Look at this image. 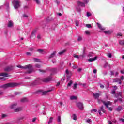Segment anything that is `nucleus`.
Here are the masks:
<instances>
[{"label": "nucleus", "instance_id": "nucleus-1", "mask_svg": "<svg viewBox=\"0 0 124 124\" xmlns=\"http://www.w3.org/2000/svg\"><path fill=\"white\" fill-rule=\"evenodd\" d=\"M18 68H22V69H28V70L25 72L28 74H31L33 71V68L32 67V65L29 64L25 66H22L21 65H18L17 66Z\"/></svg>", "mask_w": 124, "mask_h": 124}, {"label": "nucleus", "instance_id": "nucleus-2", "mask_svg": "<svg viewBox=\"0 0 124 124\" xmlns=\"http://www.w3.org/2000/svg\"><path fill=\"white\" fill-rule=\"evenodd\" d=\"M20 84L16 82H10L7 84L1 85L0 88L2 89H8V88H14L15 87H18Z\"/></svg>", "mask_w": 124, "mask_h": 124}, {"label": "nucleus", "instance_id": "nucleus-3", "mask_svg": "<svg viewBox=\"0 0 124 124\" xmlns=\"http://www.w3.org/2000/svg\"><path fill=\"white\" fill-rule=\"evenodd\" d=\"M12 3L16 9L19 8L20 6V2L17 0H13Z\"/></svg>", "mask_w": 124, "mask_h": 124}, {"label": "nucleus", "instance_id": "nucleus-4", "mask_svg": "<svg viewBox=\"0 0 124 124\" xmlns=\"http://www.w3.org/2000/svg\"><path fill=\"white\" fill-rule=\"evenodd\" d=\"M77 107L79 108V110H81V111H83L84 110V104H83V103L78 102L76 104Z\"/></svg>", "mask_w": 124, "mask_h": 124}, {"label": "nucleus", "instance_id": "nucleus-5", "mask_svg": "<svg viewBox=\"0 0 124 124\" xmlns=\"http://www.w3.org/2000/svg\"><path fill=\"white\" fill-rule=\"evenodd\" d=\"M101 102H102L103 104H104V105L106 106L107 108H108V106H109V105H112V103L110 101L106 102L105 101L103 100H101Z\"/></svg>", "mask_w": 124, "mask_h": 124}, {"label": "nucleus", "instance_id": "nucleus-6", "mask_svg": "<svg viewBox=\"0 0 124 124\" xmlns=\"http://www.w3.org/2000/svg\"><path fill=\"white\" fill-rule=\"evenodd\" d=\"M14 69V66H9L5 68L4 71H6L7 72H9V71H11V70H13Z\"/></svg>", "mask_w": 124, "mask_h": 124}, {"label": "nucleus", "instance_id": "nucleus-7", "mask_svg": "<svg viewBox=\"0 0 124 124\" xmlns=\"http://www.w3.org/2000/svg\"><path fill=\"white\" fill-rule=\"evenodd\" d=\"M52 80V77H48L46 78L43 79L42 81L43 82H44L45 83H48V82H50V81Z\"/></svg>", "mask_w": 124, "mask_h": 124}, {"label": "nucleus", "instance_id": "nucleus-8", "mask_svg": "<svg viewBox=\"0 0 124 124\" xmlns=\"http://www.w3.org/2000/svg\"><path fill=\"white\" fill-rule=\"evenodd\" d=\"M100 96V94L98 93H93V96L95 98V99H98L99 98V96Z\"/></svg>", "mask_w": 124, "mask_h": 124}, {"label": "nucleus", "instance_id": "nucleus-9", "mask_svg": "<svg viewBox=\"0 0 124 124\" xmlns=\"http://www.w3.org/2000/svg\"><path fill=\"white\" fill-rule=\"evenodd\" d=\"M104 107H103V106H101V107H100L98 109V111H100V112H103V113H105L106 111L104 109Z\"/></svg>", "mask_w": 124, "mask_h": 124}, {"label": "nucleus", "instance_id": "nucleus-10", "mask_svg": "<svg viewBox=\"0 0 124 124\" xmlns=\"http://www.w3.org/2000/svg\"><path fill=\"white\" fill-rule=\"evenodd\" d=\"M96 24L97 25L98 28L100 29V30H101V31H104L105 30V28L104 27H102L101 24L98 23V22H97Z\"/></svg>", "mask_w": 124, "mask_h": 124}, {"label": "nucleus", "instance_id": "nucleus-11", "mask_svg": "<svg viewBox=\"0 0 124 124\" xmlns=\"http://www.w3.org/2000/svg\"><path fill=\"white\" fill-rule=\"evenodd\" d=\"M0 76H3L4 77H8V74L7 73L3 72L0 73Z\"/></svg>", "mask_w": 124, "mask_h": 124}, {"label": "nucleus", "instance_id": "nucleus-12", "mask_svg": "<svg viewBox=\"0 0 124 124\" xmlns=\"http://www.w3.org/2000/svg\"><path fill=\"white\" fill-rule=\"evenodd\" d=\"M50 92H52V90L46 91L42 92V95H46V94H47V93H50Z\"/></svg>", "mask_w": 124, "mask_h": 124}, {"label": "nucleus", "instance_id": "nucleus-13", "mask_svg": "<svg viewBox=\"0 0 124 124\" xmlns=\"http://www.w3.org/2000/svg\"><path fill=\"white\" fill-rule=\"evenodd\" d=\"M115 96L116 97V98H118V97H123V96L122 95V92H119L118 93H117L116 95Z\"/></svg>", "mask_w": 124, "mask_h": 124}, {"label": "nucleus", "instance_id": "nucleus-14", "mask_svg": "<svg viewBox=\"0 0 124 124\" xmlns=\"http://www.w3.org/2000/svg\"><path fill=\"white\" fill-rule=\"evenodd\" d=\"M12 26H13V22L12 21H9L8 23V28H11Z\"/></svg>", "mask_w": 124, "mask_h": 124}, {"label": "nucleus", "instance_id": "nucleus-15", "mask_svg": "<svg viewBox=\"0 0 124 124\" xmlns=\"http://www.w3.org/2000/svg\"><path fill=\"white\" fill-rule=\"evenodd\" d=\"M56 51H54L52 53H51L49 57V59H52V58H54L55 57V55H56Z\"/></svg>", "mask_w": 124, "mask_h": 124}, {"label": "nucleus", "instance_id": "nucleus-16", "mask_svg": "<svg viewBox=\"0 0 124 124\" xmlns=\"http://www.w3.org/2000/svg\"><path fill=\"white\" fill-rule=\"evenodd\" d=\"M97 59V57H95L94 58H90L88 59L89 62H93V61H96Z\"/></svg>", "mask_w": 124, "mask_h": 124}, {"label": "nucleus", "instance_id": "nucleus-17", "mask_svg": "<svg viewBox=\"0 0 124 124\" xmlns=\"http://www.w3.org/2000/svg\"><path fill=\"white\" fill-rule=\"evenodd\" d=\"M71 100H76L77 99V96H71L70 97Z\"/></svg>", "mask_w": 124, "mask_h": 124}, {"label": "nucleus", "instance_id": "nucleus-18", "mask_svg": "<svg viewBox=\"0 0 124 124\" xmlns=\"http://www.w3.org/2000/svg\"><path fill=\"white\" fill-rule=\"evenodd\" d=\"M51 72L53 73H57L58 72V69L57 68H53L51 69Z\"/></svg>", "mask_w": 124, "mask_h": 124}, {"label": "nucleus", "instance_id": "nucleus-19", "mask_svg": "<svg viewBox=\"0 0 124 124\" xmlns=\"http://www.w3.org/2000/svg\"><path fill=\"white\" fill-rule=\"evenodd\" d=\"M78 3L80 6H84L85 7L86 5H85V3L81 2V1H78Z\"/></svg>", "mask_w": 124, "mask_h": 124}, {"label": "nucleus", "instance_id": "nucleus-20", "mask_svg": "<svg viewBox=\"0 0 124 124\" xmlns=\"http://www.w3.org/2000/svg\"><path fill=\"white\" fill-rule=\"evenodd\" d=\"M28 101L29 100H28V98H23L21 100V102H28Z\"/></svg>", "mask_w": 124, "mask_h": 124}, {"label": "nucleus", "instance_id": "nucleus-21", "mask_svg": "<svg viewBox=\"0 0 124 124\" xmlns=\"http://www.w3.org/2000/svg\"><path fill=\"white\" fill-rule=\"evenodd\" d=\"M20 111H22V108H17L15 109V112H20Z\"/></svg>", "mask_w": 124, "mask_h": 124}, {"label": "nucleus", "instance_id": "nucleus-22", "mask_svg": "<svg viewBox=\"0 0 124 124\" xmlns=\"http://www.w3.org/2000/svg\"><path fill=\"white\" fill-rule=\"evenodd\" d=\"M123 109V108H122V106H118V108L116 109L117 111L118 112H120L121 111H122Z\"/></svg>", "mask_w": 124, "mask_h": 124}, {"label": "nucleus", "instance_id": "nucleus-23", "mask_svg": "<svg viewBox=\"0 0 124 124\" xmlns=\"http://www.w3.org/2000/svg\"><path fill=\"white\" fill-rule=\"evenodd\" d=\"M33 60L35 62H40V59L38 58H33Z\"/></svg>", "mask_w": 124, "mask_h": 124}, {"label": "nucleus", "instance_id": "nucleus-24", "mask_svg": "<svg viewBox=\"0 0 124 124\" xmlns=\"http://www.w3.org/2000/svg\"><path fill=\"white\" fill-rule=\"evenodd\" d=\"M37 84H38L37 81L35 80V81L33 82L31 84V86H36V85H37Z\"/></svg>", "mask_w": 124, "mask_h": 124}, {"label": "nucleus", "instance_id": "nucleus-25", "mask_svg": "<svg viewBox=\"0 0 124 124\" xmlns=\"http://www.w3.org/2000/svg\"><path fill=\"white\" fill-rule=\"evenodd\" d=\"M72 117L73 118V120H74L75 121H76V120H77V116H76V114H74Z\"/></svg>", "mask_w": 124, "mask_h": 124}, {"label": "nucleus", "instance_id": "nucleus-26", "mask_svg": "<svg viewBox=\"0 0 124 124\" xmlns=\"http://www.w3.org/2000/svg\"><path fill=\"white\" fill-rule=\"evenodd\" d=\"M17 107V104H14L11 106V109H14Z\"/></svg>", "mask_w": 124, "mask_h": 124}, {"label": "nucleus", "instance_id": "nucleus-27", "mask_svg": "<svg viewBox=\"0 0 124 124\" xmlns=\"http://www.w3.org/2000/svg\"><path fill=\"white\" fill-rule=\"evenodd\" d=\"M35 67H36V68H40L41 67V65L39 64H36L35 65Z\"/></svg>", "mask_w": 124, "mask_h": 124}, {"label": "nucleus", "instance_id": "nucleus-28", "mask_svg": "<svg viewBox=\"0 0 124 124\" xmlns=\"http://www.w3.org/2000/svg\"><path fill=\"white\" fill-rule=\"evenodd\" d=\"M65 52H66V50L64 49V50H62V51L59 52V55H62L64 53H65Z\"/></svg>", "mask_w": 124, "mask_h": 124}, {"label": "nucleus", "instance_id": "nucleus-29", "mask_svg": "<svg viewBox=\"0 0 124 124\" xmlns=\"http://www.w3.org/2000/svg\"><path fill=\"white\" fill-rule=\"evenodd\" d=\"M72 83H73L72 80H70L67 84V87H71V85H72Z\"/></svg>", "mask_w": 124, "mask_h": 124}, {"label": "nucleus", "instance_id": "nucleus-30", "mask_svg": "<svg viewBox=\"0 0 124 124\" xmlns=\"http://www.w3.org/2000/svg\"><path fill=\"white\" fill-rule=\"evenodd\" d=\"M53 119L54 118L53 117H50V120H49V121L48 122V124H51V123H52V122H53Z\"/></svg>", "mask_w": 124, "mask_h": 124}, {"label": "nucleus", "instance_id": "nucleus-31", "mask_svg": "<svg viewBox=\"0 0 124 124\" xmlns=\"http://www.w3.org/2000/svg\"><path fill=\"white\" fill-rule=\"evenodd\" d=\"M38 71H40V72H42V73H45V72H46V70H45L39 69Z\"/></svg>", "mask_w": 124, "mask_h": 124}, {"label": "nucleus", "instance_id": "nucleus-32", "mask_svg": "<svg viewBox=\"0 0 124 124\" xmlns=\"http://www.w3.org/2000/svg\"><path fill=\"white\" fill-rule=\"evenodd\" d=\"M73 57L76 59H79V55H76L75 54H73Z\"/></svg>", "mask_w": 124, "mask_h": 124}, {"label": "nucleus", "instance_id": "nucleus-33", "mask_svg": "<svg viewBox=\"0 0 124 124\" xmlns=\"http://www.w3.org/2000/svg\"><path fill=\"white\" fill-rule=\"evenodd\" d=\"M90 16H92V14L89 12H87V17H90Z\"/></svg>", "mask_w": 124, "mask_h": 124}, {"label": "nucleus", "instance_id": "nucleus-34", "mask_svg": "<svg viewBox=\"0 0 124 124\" xmlns=\"http://www.w3.org/2000/svg\"><path fill=\"white\" fill-rule=\"evenodd\" d=\"M33 0L36 2L37 4H40V1H39V0Z\"/></svg>", "mask_w": 124, "mask_h": 124}, {"label": "nucleus", "instance_id": "nucleus-35", "mask_svg": "<svg viewBox=\"0 0 124 124\" xmlns=\"http://www.w3.org/2000/svg\"><path fill=\"white\" fill-rule=\"evenodd\" d=\"M47 20L48 21H54V18H52V17H48L47 19Z\"/></svg>", "mask_w": 124, "mask_h": 124}, {"label": "nucleus", "instance_id": "nucleus-36", "mask_svg": "<svg viewBox=\"0 0 124 124\" xmlns=\"http://www.w3.org/2000/svg\"><path fill=\"white\" fill-rule=\"evenodd\" d=\"M86 28H88L89 29L92 28V25L91 24H86Z\"/></svg>", "mask_w": 124, "mask_h": 124}, {"label": "nucleus", "instance_id": "nucleus-37", "mask_svg": "<svg viewBox=\"0 0 124 124\" xmlns=\"http://www.w3.org/2000/svg\"><path fill=\"white\" fill-rule=\"evenodd\" d=\"M85 32L87 35H90V34H91V32L88 31H85Z\"/></svg>", "mask_w": 124, "mask_h": 124}, {"label": "nucleus", "instance_id": "nucleus-38", "mask_svg": "<svg viewBox=\"0 0 124 124\" xmlns=\"http://www.w3.org/2000/svg\"><path fill=\"white\" fill-rule=\"evenodd\" d=\"M73 89L74 90L77 89V83H76V84H74Z\"/></svg>", "mask_w": 124, "mask_h": 124}, {"label": "nucleus", "instance_id": "nucleus-39", "mask_svg": "<svg viewBox=\"0 0 124 124\" xmlns=\"http://www.w3.org/2000/svg\"><path fill=\"white\" fill-rule=\"evenodd\" d=\"M116 93V89H113L112 91L111 94H115Z\"/></svg>", "mask_w": 124, "mask_h": 124}, {"label": "nucleus", "instance_id": "nucleus-40", "mask_svg": "<svg viewBox=\"0 0 124 124\" xmlns=\"http://www.w3.org/2000/svg\"><path fill=\"white\" fill-rule=\"evenodd\" d=\"M119 44H120V45H124V41L123 40L120 41L119 42Z\"/></svg>", "mask_w": 124, "mask_h": 124}, {"label": "nucleus", "instance_id": "nucleus-41", "mask_svg": "<svg viewBox=\"0 0 124 124\" xmlns=\"http://www.w3.org/2000/svg\"><path fill=\"white\" fill-rule=\"evenodd\" d=\"M108 65V63H105V64L104 65L103 67H104V68H106V67H107Z\"/></svg>", "mask_w": 124, "mask_h": 124}, {"label": "nucleus", "instance_id": "nucleus-42", "mask_svg": "<svg viewBox=\"0 0 124 124\" xmlns=\"http://www.w3.org/2000/svg\"><path fill=\"white\" fill-rule=\"evenodd\" d=\"M76 26L77 27H78L79 26V21H76Z\"/></svg>", "mask_w": 124, "mask_h": 124}, {"label": "nucleus", "instance_id": "nucleus-43", "mask_svg": "<svg viewBox=\"0 0 124 124\" xmlns=\"http://www.w3.org/2000/svg\"><path fill=\"white\" fill-rule=\"evenodd\" d=\"M37 51L39 52V53H42V52H43V49H38Z\"/></svg>", "mask_w": 124, "mask_h": 124}, {"label": "nucleus", "instance_id": "nucleus-44", "mask_svg": "<svg viewBox=\"0 0 124 124\" xmlns=\"http://www.w3.org/2000/svg\"><path fill=\"white\" fill-rule=\"evenodd\" d=\"M23 18H28V17H29V16H28V15H27L26 14H23Z\"/></svg>", "mask_w": 124, "mask_h": 124}, {"label": "nucleus", "instance_id": "nucleus-45", "mask_svg": "<svg viewBox=\"0 0 124 124\" xmlns=\"http://www.w3.org/2000/svg\"><path fill=\"white\" fill-rule=\"evenodd\" d=\"M58 122H59V123H61V116H58Z\"/></svg>", "mask_w": 124, "mask_h": 124}, {"label": "nucleus", "instance_id": "nucleus-46", "mask_svg": "<svg viewBox=\"0 0 124 124\" xmlns=\"http://www.w3.org/2000/svg\"><path fill=\"white\" fill-rule=\"evenodd\" d=\"M117 36H123L122 33H118L117 34Z\"/></svg>", "mask_w": 124, "mask_h": 124}, {"label": "nucleus", "instance_id": "nucleus-47", "mask_svg": "<svg viewBox=\"0 0 124 124\" xmlns=\"http://www.w3.org/2000/svg\"><path fill=\"white\" fill-rule=\"evenodd\" d=\"M0 80H2V81H5V78L3 77H0Z\"/></svg>", "mask_w": 124, "mask_h": 124}, {"label": "nucleus", "instance_id": "nucleus-48", "mask_svg": "<svg viewBox=\"0 0 124 124\" xmlns=\"http://www.w3.org/2000/svg\"><path fill=\"white\" fill-rule=\"evenodd\" d=\"M82 37H78V41H81V40H82Z\"/></svg>", "mask_w": 124, "mask_h": 124}, {"label": "nucleus", "instance_id": "nucleus-49", "mask_svg": "<svg viewBox=\"0 0 124 124\" xmlns=\"http://www.w3.org/2000/svg\"><path fill=\"white\" fill-rule=\"evenodd\" d=\"M100 87L101 88V89H104V85L100 84Z\"/></svg>", "mask_w": 124, "mask_h": 124}, {"label": "nucleus", "instance_id": "nucleus-50", "mask_svg": "<svg viewBox=\"0 0 124 124\" xmlns=\"http://www.w3.org/2000/svg\"><path fill=\"white\" fill-rule=\"evenodd\" d=\"M87 123H88L89 124H91V119H88V120H86Z\"/></svg>", "mask_w": 124, "mask_h": 124}, {"label": "nucleus", "instance_id": "nucleus-51", "mask_svg": "<svg viewBox=\"0 0 124 124\" xmlns=\"http://www.w3.org/2000/svg\"><path fill=\"white\" fill-rule=\"evenodd\" d=\"M36 118H33L32 119V122H33V123H34V122H35V121H36Z\"/></svg>", "mask_w": 124, "mask_h": 124}, {"label": "nucleus", "instance_id": "nucleus-52", "mask_svg": "<svg viewBox=\"0 0 124 124\" xmlns=\"http://www.w3.org/2000/svg\"><path fill=\"white\" fill-rule=\"evenodd\" d=\"M83 1L86 2V3H88L90 1V0H83Z\"/></svg>", "mask_w": 124, "mask_h": 124}, {"label": "nucleus", "instance_id": "nucleus-53", "mask_svg": "<svg viewBox=\"0 0 124 124\" xmlns=\"http://www.w3.org/2000/svg\"><path fill=\"white\" fill-rule=\"evenodd\" d=\"M108 58H112V54L108 53Z\"/></svg>", "mask_w": 124, "mask_h": 124}, {"label": "nucleus", "instance_id": "nucleus-54", "mask_svg": "<svg viewBox=\"0 0 124 124\" xmlns=\"http://www.w3.org/2000/svg\"><path fill=\"white\" fill-rule=\"evenodd\" d=\"M20 93L19 92H15V94H16V95H18L19 94H20Z\"/></svg>", "mask_w": 124, "mask_h": 124}, {"label": "nucleus", "instance_id": "nucleus-55", "mask_svg": "<svg viewBox=\"0 0 124 124\" xmlns=\"http://www.w3.org/2000/svg\"><path fill=\"white\" fill-rule=\"evenodd\" d=\"M108 110H109V111H113V108H112V107H109V108H108Z\"/></svg>", "mask_w": 124, "mask_h": 124}, {"label": "nucleus", "instance_id": "nucleus-56", "mask_svg": "<svg viewBox=\"0 0 124 124\" xmlns=\"http://www.w3.org/2000/svg\"><path fill=\"white\" fill-rule=\"evenodd\" d=\"M35 33V31H32V33H31V35L32 36H33V35Z\"/></svg>", "mask_w": 124, "mask_h": 124}, {"label": "nucleus", "instance_id": "nucleus-57", "mask_svg": "<svg viewBox=\"0 0 124 124\" xmlns=\"http://www.w3.org/2000/svg\"><path fill=\"white\" fill-rule=\"evenodd\" d=\"M26 54H27L28 56H31V52H27V53H26Z\"/></svg>", "mask_w": 124, "mask_h": 124}, {"label": "nucleus", "instance_id": "nucleus-58", "mask_svg": "<svg viewBox=\"0 0 124 124\" xmlns=\"http://www.w3.org/2000/svg\"><path fill=\"white\" fill-rule=\"evenodd\" d=\"M118 100L120 101L121 102H123V100L122 99V98H119L118 99Z\"/></svg>", "mask_w": 124, "mask_h": 124}, {"label": "nucleus", "instance_id": "nucleus-59", "mask_svg": "<svg viewBox=\"0 0 124 124\" xmlns=\"http://www.w3.org/2000/svg\"><path fill=\"white\" fill-rule=\"evenodd\" d=\"M25 79L30 80V79H31V77H25Z\"/></svg>", "mask_w": 124, "mask_h": 124}, {"label": "nucleus", "instance_id": "nucleus-60", "mask_svg": "<svg viewBox=\"0 0 124 124\" xmlns=\"http://www.w3.org/2000/svg\"><path fill=\"white\" fill-rule=\"evenodd\" d=\"M65 73H66V74H69V72L68 71V70H66V71H65Z\"/></svg>", "mask_w": 124, "mask_h": 124}, {"label": "nucleus", "instance_id": "nucleus-61", "mask_svg": "<svg viewBox=\"0 0 124 124\" xmlns=\"http://www.w3.org/2000/svg\"><path fill=\"white\" fill-rule=\"evenodd\" d=\"M93 112H97V109H93L92 110V112H93Z\"/></svg>", "mask_w": 124, "mask_h": 124}, {"label": "nucleus", "instance_id": "nucleus-62", "mask_svg": "<svg viewBox=\"0 0 124 124\" xmlns=\"http://www.w3.org/2000/svg\"><path fill=\"white\" fill-rule=\"evenodd\" d=\"M6 117V114H2V118H5Z\"/></svg>", "mask_w": 124, "mask_h": 124}, {"label": "nucleus", "instance_id": "nucleus-63", "mask_svg": "<svg viewBox=\"0 0 124 124\" xmlns=\"http://www.w3.org/2000/svg\"><path fill=\"white\" fill-rule=\"evenodd\" d=\"M93 73H94V74L96 73V70H95V69L93 70Z\"/></svg>", "mask_w": 124, "mask_h": 124}, {"label": "nucleus", "instance_id": "nucleus-64", "mask_svg": "<svg viewBox=\"0 0 124 124\" xmlns=\"http://www.w3.org/2000/svg\"><path fill=\"white\" fill-rule=\"evenodd\" d=\"M108 124H113V123H112V122H111V121H109L108 122Z\"/></svg>", "mask_w": 124, "mask_h": 124}]
</instances>
